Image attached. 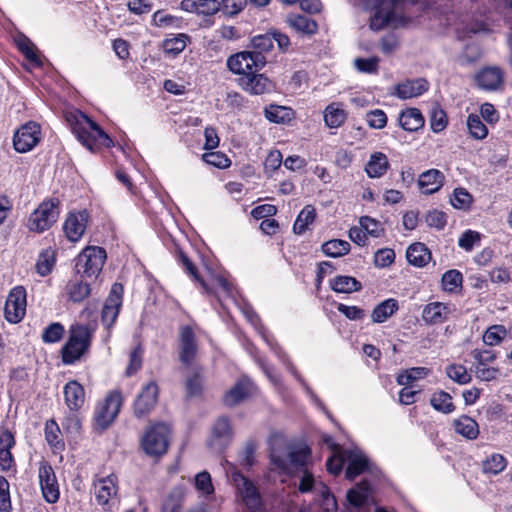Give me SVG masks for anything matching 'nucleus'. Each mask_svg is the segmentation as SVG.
Wrapping results in <instances>:
<instances>
[{
    "label": "nucleus",
    "mask_w": 512,
    "mask_h": 512,
    "mask_svg": "<svg viewBox=\"0 0 512 512\" xmlns=\"http://www.w3.org/2000/svg\"><path fill=\"white\" fill-rule=\"evenodd\" d=\"M316 216L315 208L311 205H306L299 215L297 216L294 225L293 231L296 234H303L308 228L309 224H311Z\"/></svg>",
    "instance_id": "nucleus-40"
},
{
    "label": "nucleus",
    "mask_w": 512,
    "mask_h": 512,
    "mask_svg": "<svg viewBox=\"0 0 512 512\" xmlns=\"http://www.w3.org/2000/svg\"><path fill=\"white\" fill-rule=\"evenodd\" d=\"M506 335V330L501 325H495L486 330L483 342L488 346L498 345Z\"/></svg>",
    "instance_id": "nucleus-59"
},
{
    "label": "nucleus",
    "mask_w": 512,
    "mask_h": 512,
    "mask_svg": "<svg viewBox=\"0 0 512 512\" xmlns=\"http://www.w3.org/2000/svg\"><path fill=\"white\" fill-rule=\"evenodd\" d=\"M233 433L228 418L219 417L212 427L209 445L216 451L222 452L232 441Z\"/></svg>",
    "instance_id": "nucleus-15"
},
{
    "label": "nucleus",
    "mask_w": 512,
    "mask_h": 512,
    "mask_svg": "<svg viewBox=\"0 0 512 512\" xmlns=\"http://www.w3.org/2000/svg\"><path fill=\"white\" fill-rule=\"evenodd\" d=\"M310 454L307 446L291 447L286 455H279L275 449H272L270 458L272 463L283 471H288L290 467L301 468L306 465Z\"/></svg>",
    "instance_id": "nucleus-9"
},
{
    "label": "nucleus",
    "mask_w": 512,
    "mask_h": 512,
    "mask_svg": "<svg viewBox=\"0 0 512 512\" xmlns=\"http://www.w3.org/2000/svg\"><path fill=\"white\" fill-rule=\"evenodd\" d=\"M59 200L43 201L29 216L27 228L30 231L42 233L48 230L59 217Z\"/></svg>",
    "instance_id": "nucleus-5"
},
{
    "label": "nucleus",
    "mask_w": 512,
    "mask_h": 512,
    "mask_svg": "<svg viewBox=\"0 0 512 512\" xmlns=\"http://www.w3.org/2000/svg\"><path fill=\"white\" fill-rule=\"evenodd\" d=\"M344 457L348 464L345 475L349 480H353L369 469L368 458L358 448L344 449Z\"/></svg>",
    "instance_id": "nucleus-18"
},
{
    "label": "nucleus",
    "mask_w": 512,
    "mask_h": 512,
    "mask_svg": "<svg viewBox=\"0 0 512 512\" xmlns=\"http://www.w3.org/2000/svg\"><path fill=\"white\" fill-rule=\"evenodd\" d=\"M429 369L425 367H413L398 374L396 382L398 385L407 386L413 381L427 376Z\"/></svg>",
    "instance_id": "nucleus-46"
},
{
    "label": "nucleus",
    "mask_w": 512,
    "mask_h": 512,
    "mask_svg": "<svg viewBox=\"0 0 512 512\" xmlns=\"http://www.w3.org/2000/svg\"><path fill=\"white\" fill-rule=\"evenodd\" d=\"M158 398V386L149 382L137 396L134 402V415L141 418L147 415L155 406Z\"/></svg>",
    "instance_id": "nucleus-16"
},
{
    "label": "nucleus",
    "mask_w": 512,
    "mask_h": 512,
    "mask_svg": "<svg viewBox=\"0 0 512 512\" xmlns=\"http://www.w3.org/2000/svg\"><path fill=\"white\" fill-rule=\"evenodd\" d=\"M462 274L458 270H448L442 276V285L446 291H454L462 284Z\"/></svg>",
    "instance_id": "nucleus-60"
},
{
    "label": "nucleus",
    "mask_w": 512,
    "mask_h": 512,
    "mask_svg": "<svg viewBox=\"0 0 512 512\" xmlns=\"http://www.w3.org/2000/svg\"><path fill=\"white\" fill-rule=\"evenodd\" d=\"M117 476L110 474L96 480L93 484L96 502L105 511H111L117 504Z\"/></svg>",
    "instance_id": "nucleus-8"
},
{
    "label": "nucleus",
    "mask_w": 512,
    "mask_h": 512,
    "mask_svg": "<svg viewBox=\"0 0 512 512\" xmlns=\"http://www.w3.org/2000/svg\"><path fill=\"white\" fill-rule=\"evenodd\" d=\"M121 405V394L117 391L109 393L105 400L98 403L95 408V427L100 430L107 429L117 417Z\"/></svg>",
    "instance_id": "nucleus-6"
},
{
    "label": "nucleus",
    "mask_w": 512,
    "mask_h": 512,
    "mask_svg": "<svg viewBox=\"0 0 512 512\" xmlns=\"http://www.w3.org/2000/svg\"><path fill=\"white\" fill-rule=\"evenodd\" d=\"M64 331V326L61 323H51L44 329L42 333V340L44 343L59 342L64 335Z\"/></svg>",
    "instance_id": "nucleus-58"
},
{
    "label": "nucleus",
    "mask_w": 512,
    "mask_h": 512,
    "mask_svg": "<svg viewBox=\"0 0 512 512\" xmlns=\"http://www.w3.org/2000/svg\"><path fill=\"white\" fill-rule=\"evenodd\" d=\"M185 500V489L181 486H176L165 497L161 512H182Z\"/></svg>",
    "instance_id": "nucleus-33"
},
{
    "label": "nucleus",
    "mask_w": 512,
    "mask_h": 512,
    "mask_svg": "<svg viewBox=\"0 0 512 512\" xmlns=\"http://www.w3.org/2000/svg\"><path fill=\"white\" fill-rule=\"evenodd\" d=\"M179 359L185 365H190L197 354V343L193 329L184 326L179 335Z\"/></svg>",
    "instance_id": "nucleus-19"
},
{
    "label": "nucleus",
    "mask_w": 512,
    "mask_h": 512,
    "mask_svg": "<svg viewBox=\"0 0 512 512\" xmlns=\"http://www.w3.org/2000/svg\"><path fill=\"white\" fill-rule=\"evenodd\" d=\"M399 125L406 131L414 132L424 126L425 120L417 108H409L402 111L398 118Z\"/></svg>",
    "instance_id": "nucleus-28"
},
{
    "label": "nucleus",
    "mask_w": 512,
    "mask_h": 512,
    "mask_svg": "<svg viewBox=\"0 0 512 512\" xmlns=\"http://www.w3.org/2000/svg\"><path fill=\"white\" fill-rule=\"evenodd\" d=\"M18 49L25 55L26 59L35 65H41V60L36 54L35 45L24 35H20L16 39Z\"/></svg>",
    "instance_id": "nucleus-45"
},
{
    "label": "nucleus",
    "mask_w": 512,
    "mask_h": 512,
    "mask_svg": "<svg viewBox=\"0 0 512 512\" xmlns=\"http://www.w3.org/2000/svg\"><path fill=\"white\" fill-rule=\"evenodd\" d=\"M372 493L371 485L368 481H362L355 488L347 492V501L350 505L360 508L369 503Z\"/></svg>",
    "instance_id": "nucleus-29"
},
{
    "label": "nucleus",
    "mask_w": 512,
    "mask_h": 512,
    "mask_svg": "<svg viewBox=\"0 0 512 512\" xmlns=\"http://www.w3.org/2000/svg\"><path fill=\"white\" fill-rule=\"evenodd\" d=\"M455 431L467 439H475L479 434L478 424L468 416H462L454 421Z\"/></svg>",
    "instance_id": "nucleus-37"
},
{
    "label": "nucleus",
    "mask_w": 512,
    "mask_h": 512,
    "mask_svg": "<svg viewBox=\"0 0 512 512\" xmlns=\"http://www.w3.org/2000/svg\"><path fill=\"white\" fill-rule=\"evenodd\" d=\"M195 10L199 14L213 15L221 9L217 0H196L193 2Z\"/></svg>",
    "instance_id": "nucleus-64"
},
{
    "label": "nucleus",
    "mask_w": 512,
    "mask_h": 512,
    "mask_svg": "<svg viewBox=\"0 0 512 512\" xmlns=\"http://www.w3.org/2000/svg\"><path fill=\"white\" fill-rule=\"evenodd\" d=\"M467 128L470 135L477 140L484 139L488 134L486 125L481 120V117L476 114H470L468 116Z\"/></svg>",
    "instance_id": "nucleus-47"
},
{
    "label": "nucleus",
    "mask_w": 512,
    "mask_h": 512,
    "mask_svg": "<svg viewBox=\"0 0 512 512\" xmlns=\"http://www.w3.org/2000/svg\"><path fill=\"white\" fill-rule=\"evenodd\" d=\"M445 176L438 169H429L420 174L418 186L424 194H433L441 189Z\"/></svg>",
    "instance_id": "nucleus-22"
},
{
    "label": "nucleus",
    "mask_w": 512,
    "mask_h": 512,
    "mask_svg": "<svg viewBox=\"0 0 512 512\" xmlns=\"http://www.w3.org/2000/svg\"><path fill=\"white\" fill-rule=\"evenodd\" d=\"M252 47L254 51L251 53H260L263 55L264 52H268L273 48V33L269 32L263 35H257L252 38Z\"/></svg>",
    "instance_id": "nucleus-57"
},
{
    "label": "nucleus",
    "mask_w": 512,
    "mask_h": 512,
    "mask_svg": "<svg viewBox=\"0 0 512 512\" xmlns=\"http://www.w3.org/2000/svg\"><path fill=\"white\" fill-rule=\"evenodd\" d=\"M346 119V113L343 109L330 104L324 111V121L330 128L340 127Z\"/></svg>",
    "instance_id": "nucleus-43"
},
{
    "label": "nucleus",
    "mask_w": 512,
    "mask_h": 512,
    "mask_svg": "<svg viewBox=\"0 0 512 512\" xmlns=\"http://www.w3.org/2000/svg\"><path fill=\"white\" fill-rule=\"evenodd\" d=\"M40 140V126L35 122H28L18 129L13 137V145L17 152L30 151Z\"/></svg>",
    "instance_id": "nucleus-13"
},
{
    "label": "nucleus",
    "mask_w": 512,
    "mask_h": 512,
    "mask_svg": "<svg viewBox=\"0 0 512 512\" xmlns=\"http://www.w3.org/2000/svg\"><path fill=\"white\" fill-rule=\"evenodd\" d=\"M234 482L242 502L251 512H257L261 508V497L254 484L240 474L234 475Z\"/></svg>",
    "instance_id": "nucleus-14"
},
{
    "label": "nucleus",
    "mask_w": 512,
    "mask_h": 512,
    "mask_svg": "<svg viewBox=\"0 0 512 512\" xmlns=\"http://www.w3.org/2000/svg\"><path fill=\"white\" fill-rule=\"evenodd\" d=\"M194 486L203 496H210L214 493V486L209 472L201 471L194 477Z\"/></svg>",
    "instance_id": "nucleus-51"
},
{
    "label": "nucleus",
    "mask_w": 512,
    "mask_h": 512,
    "mask_svg": "<svg viewBox=\"0 0 512 512\" xmlns=\"http://www.w3.org/2000/svg\"><path fill=\"white\" fill-rule=\"evenodd\" d=\"M73 134L90 151H95L98 144L110 147L113 142L102 128L80 111L68 118Z\"/></svg>",
    "instance_id": "nucleus-1"
},
{
    "label": "nucleus",
    "mask_w": 512,
    "mask_h": 512,
    "mask_svg": "<svg viewBox=\"0 0 512 512\" xmlns=\"http://www.w3.org/2000/svg\"><path fill=\"white\" fill-rule=\"evenodd\" d=\"M251 388L252 383L249 379L245 377L239 379L236 384L226 392L223 398L225 405L233 407L239 404L249 396Z\"/></svg>",
    "instance_id": "nucleus-24"
},
{
    "label": "nucleus",
    "mask_w": 512,
    "mask_h": 512,
    "mask_svg": "<svg viewBox=\"0 0 512 512\" xmlns=\"http://www.w3.org/2000/svg\"><path fill=\"white\" fill-rule=\"evenodd\" d=\"M452 206L460 210H468L473 202L472 195L465 188H456L450 200Z\"/></svg>",
    "instance_id": "nucleus-52"
},
{
    "label": "nucleus",
    "mask_w": 512,
    "mask_h": 512,
    "mask_svg": "<svg viewBox=\"0 0 512 512\" xmlns=\"http://www.w3.org/2000/svg\"><path fill=\"white\" fill-rule=\"evenodd\" d=\"M507 465L505 457L498 453L491 454L482 463V470L486 474L497 475L501 473Z\"/></svg>",
    "instance_id": "nucleus-42"
},
{
    "label": "nucleus",
    "mask_w": 512,
    "mask_h": 512,
    "mask_svg": "<svg viewBox=\"0 0 512 512\" xmlns=\"http://www.w3.org/2000/svg\"><path fill=\"white\" fill-rule=\"evenodd\" d=\"M503 71L496 66H488L479 71L475 80L477 85L486 91H495L503 84Z\"/></svg>",
    "instance_id": "nucleus-21"
},
{
    "label": "nucleus",
    "mask_w": 512,
    "mask_h": 512,
    "mask_svg": "<svg viewBox=\"0 0 512 512\" xmlns=\"http://www.w3.org/2000/svg\"><path fill=\"white\" fill-rule=\"evenodd\" d=\"M450 312V307L447 304L433 302L424 307L422 318L428 324H441L448 320Z\"/></svg>",
    "instance_id": "nucleus-23"
},
{
    "label": "nucleus",
    "mask_w": 512,
    "mask_h": 512,
    "mask_svg": "<svg viewBox=\"0 0 512 512\" xmlns=\"http://www.w3.org/2000/svg\"><path fill=\"white\" fill-rule=\"evenodd\" d=\"M389 167L387 156L382 152H375L370 156L365 171L371 178L383 176Z\"/></svg>",
    "instance_id": "nucleus-34"
},
{
    "label": "nucleus",
    "mask_w": 512,
    "mask_h": 512,
    "mask_svg": "<svg viewBox=\"0 0 512 512\" xmlns=\"http://www.w3.org/2000/svg\"><path fill=\"white\" fill-rule=\"evenodd\" d=\"M446 374L451 380L460 385L468 384L472 380L467 369L460 364L449 365L446 369Z\"/></svg>",
    "instance_id": "nucleus-54"
},
{
    "label": "nucleus",
    "mask_w": 512,
    "mask_h": 512,
    "mask_svg": "<svg viewBox=\"0 0 512 512\" xmlns=\"http://www.w3.org/2000/svg\"><path fill=\"white\" fill-rule=\"evenodd\" d=\"M39 483L44 499L48 503H55L59 499V485L52 466L42 462L38 470Z\"/></svg>",
    "instance_id": "nucleus-12"
},
{
    "label": "nucleus",
    "mask_w": 512,
    "mask_h": 512,
    "mask_svg": "<svg viewBox=\"0 0 512 512\" xmlns=\"http://www.w3.org/2000/svg\"><path fill=\"white\" fill-rule=\"evenodd\" d=\"M239 82L241 87L252 95H261L273 89L272 82L265 75L254 71L242 76Z\"/></svg>",
    "instance_id": "nucleus-20"
},
{
    "label": "nucleus",
    "mask_w": 512,
    "mask_h": 512,
    "mask_svg": "<svg viewBox=\"0 0 512 512\" xmlns=\"http://www.w3.org/2000/svg\"><path fill=\"white\" fill-rule=\"evenodd\" d=\"M394 18L393 3L381 2L374 15L370 18V28L375 31L383 29Z\"/></svg>",
    "instance_id": "nucleus-27"
},
{
    "label": "nucleus",
    "mask_w": 512,
    "mask_h": 512,
    "mask_svg": "<svg viewBox=\"0 0 512 512\" xmlns=\"http://www.w3.org/2000/svg\"><path fill=\"white\" fill-rule=\"evenodd\" d=\"M82 278L83 277L76 274V276L71 279L66 286L69 298L73 302H81L90 295V284Z\"/></svg>",
    "instance_id": "nucleus-32"
},
{
    "label": "nucleus",
    "mask_w": 512,
    "mask_h": 512,
    "mask_svg": "<svg viewBox=\"0 0 512 512\" xmlns=\"http://www.w3.org/2000/svg\"><path fill=\"white\" fill-rule=\"evenodd\" d=\"M432 407L442 413L448 414L454 410L452 397L445 391H439L432 395L430 399Z\"/></svg>",
    "instance_id": "nucleus-44"
},
{
    "label": "nucleus",
    "mask_w": 512,
    "mask_h": 512,
    "mask_svg": "<svg viewBox=\"0 0 512 512\" xmlns=\"http://www.w3.org/2000/svg\"><path fill=\"white\" fill-rule=\"evenodd\" d=\"M266 58L260 53H251L250 51H242L231 55L227 59L228 69L234 73L245 76L253 71L262 69L266 64Z\"/></svg>",
    "instance_id": "nucleus-7"
},
{
    "label": "nucleus",
    "mask_w": 512,
    "mask_h": 512,
    "mask_svg": "<svg viewBox=\"0 0 512 512\" xmlns=\"http://www.w3.org/2000/svg\"><path fill=\"white\" fill-rule=\"evenodd\" d=\"M398 310V302L395 299H387L378 304L372 311L371 318L374 323H382Z\"/></svg>",
    "instance_id": "nucleus-36"
},
{
    "label": "nucleus",
    "mask_w": 512,
    "mask_h": 512,
    "mask_svg": "<svg viewBox=\"0 0 512 512\" xmlns=\"http://www.w3.org/2000/svg\"><path fill=\"white\" fill-rule=\"evenodd\" d=\"M189 40V36L186 34H178L175 37L166 39L164 41V50L167 53L179 54L181 53Z\"/></svg>",
    "instance_id": "nucleus-56"
},
{
    "label": "nucleus",
    "mask_w": 512,
    "mask_h": 512,
    "mask_svg": "<svg viewBox=\"0 0 512 512\" xmlns=\"http://www.w3.org/2000/svg\"><path fill=\"white\" fill-rule=\"evenodd\" d=\"M406 258L411 265L423 267L431 260V252L425 244L417 242L408 247Z\"/></svg>",
    "instance_id": "nucleus-31"
},
{
    "label": "nucleus",
    "mask_w": 512,
    "mask_h": 512,
    "mask_svg": "<svg viewBox=\"0 0 512 512\" xmlns=\"http://www.w3.org/2000/svg\"><path fill=\"white\" fill-rule=\"evenodd\" d=\"M92 331L85 325H73L69 331V337L61 349L62 361L71 365L80 360L90 348Z\"/></svg>",
    "instance_id": "nucleus-2"
},
{
    "label": "nucleus",
    "mask_w": 512,
    "mask_h": 512,
    "mask_svg": "<svg viewBox=\"0 0 512 512\" xmlns=\"http://www.w3.org/2000/svg\"><path fill=\"white\" fill-rule=\"evenodd\" d=\"M350 243L345 240L332 239L322 245V252L328 257H341L349 253Z\"/></svg>",
    "instance_id": "nucleus-39"
},
{
    "label": "nucleus",
    "mask_w": 512,
    "mask_h": 512,
    "mask_svg": "<svg viewBox=\"0 0 512 512\" xmlns=\"http://www.w3.org/2000/svg\"><path fill=\"white\" fill-rule=\"evenodd\" d=\"M395 260V252L389 248H382L374 254V264L376 267L385 268L390 266Z\"/></svg>",
    "instance_id": "nucleus-62"
},
{
    "label": "nucleus",
    "mask_w": 512,
    "mask_h": 512,
    "mask_svg": "<svg viewBox=\"0 0 512 512\" xmlns=\"http://www.w3.org/2000/svg\"><path fill=\"white\" fill-rule=\"evenodd\" d=\"M331 288L337 293H352L360 291L362 285L354 277L339 275L331 281Z\"/></svg>",
    "instance_id": "nucleus-35"
},
{
    "label": "nucleus",
    "mask_w": 512,
    "mask_h": 512,
    "mask_svg": "<svg viewBox=\"0 0 512 512\" xmlns=\"http://www.w3.org/2000/svg\"><path fill=\"white\" fill-rule=\"evenodd\" d=\"M366 121L373 129H382L387 124V115L381 109L371 110L366 114Z\"/></svg>",
    "instance_id": "nucleus-63"
},
{
    "label": "nucleus",
    "mask_w": 512,
    "mask_h": 512,
    "mask_svg": "<svg viewBox=\"0 0 512 512\" xmlns=\"http://www.w3.org/2000/svg\"><path fill=\"white\" fill-rule=\"evenodd\" d=\"M447 115L443 109L438 106L432 108L430 112V127L433 132L439 133L447 126Z\"/></svg>",
    "instance_id": "nucleus-55"
},
{
    "label": "nucleus",
    "mask_w": 512,
    "mask_h": 512,
    "mask_svg": "<svg viewBox=\"0 0 512 512\" xmlns=\"http://www.w3.org/2000/svg\"><path fill=\"white\" fill-rule=\"evenodd\" d=\"M202 158L207 164L221 169L229 167L231 163L230 159L221 152H207Z\"/></svg>",
    "instance_id": "nucleus-61"
},
{
    "label": "nucleus",
    "mask_w": 512,
    "mask_h": 512,
    "mask_svg": "<svg viewBox=\"0 0 512 512\" xmlns=\"http://www.w3.org/2000/svg\"><path fill=\"white\" fill-rule=\"evenodd\" d=\"M64 398L68 408L72 411H77L84 404V388L77 381H69L64 386Z\"/></svg>",
    "instance_id": "nucleus-26"
},
{
    "label": "nucleus",
    "mask_w": 512,
    "mask_h": 512,
    "mask_svg": "<svg viewBox=\"0 0 512 512\" xmlns=\"http://www.w3.org/2000/svg\"><path fill=\"white\" fill-rule=\"evenodd\" d=\"M187 397H198L203 390V375L200 370H195L185 382Z\"/></svg>",
    "instance_id": "nucleus-49"
},
{
    "label": "nucleus",
    "mask_w": 512,
    "mask_h": 512,
    "mask_svg": "<svg viewBox=\"0 0 512 512\" xmlns=\"http://www.w3.org/2000/svg\"><path fill=\"white\" fill-rule=\"evenodd\" d=\"M292 110L278 105H270L265 109V117L274 123H284L291 119Z\"/></svg>",
    "instance_id": "nucleus-48"
},
{
    "label": "nucleus",
    "mask_w": 512,
    "mask_h": 512,
    "mask_svg": "<svg viewBox=\"0 0 512 512\" xmlns=\"http://www.w3.org/2000/svg\"><path fill=\"white\" fill-rule=\"evenodd\" d=\"M55 264V253L51 249L41 252L36 263L37 272L41 276H47L51 273Z\"/></svg>",
    "instance_id": "nucleus-50"
},
{
    "label": "nucleus",
    "mask_w": 512,
    "mask_h": 512,
    "mask_svg": "<svg viewBox=\"0 0 512 512\" xmlns=\"http://www.w3.org/2000/svg\"><path fill=\"white\" fill-rule=\"evenodd\" d=\"M429 84L423 78L407 80L396 86V95L401 99L418 97L428 90Z\"/></svg>",
    "instance_id": "nucleus-25"
},
{
    "label": "nucleus",
    "mask_w": 512,
    "mask_h": 512,
    "mask_svg": "<svg viewBox=\"0 0 512 512\" xmlns=\"http://www.w3.org/2000/svg\"><path fill=\"white\" fill-rule=\"evenodd\" d=\"M15 445V439L8 430L0 435V467L3 471L9 470L13 465L11 448Z\"/></svg>",
    "instance_id": "nucleus-30"
},
{
    "label": "nucleus",
    "mask_w": 512,
    "mask_h": 512,
    "mask_svg": "<svg viewBox=\"0 0 512 512\" xmlns=\"http://www.w3.org/2000/svg\"><path fill=\"white\" fill-rule=\"evenodd\" d=\"M334 455L328 458L326 462L327 470L333 474L338 475L342 471L343 464L346 462L344 457V450L339 445H333Z\"/></svg>",
    "instance_id": "nucleus-53"
},
{
    "label": "nucleus",
    "mask_w": 512,
    "mask_h": 512,
    "mask_svg": "<svg viewBox=\"0 0 512 512\" xmlns=\"http://www.w3.org/2000/svg\"><path fill=\"white\" fill-rule=\"evenodd\" d=\"M141 447L145 454L151 457L164 455L169 446V428L163 423L154 424L147 428L141 437Z\"/></svg>",
    "instance_id": "nucleus-4"
},
{
    "label": "nucleus",
    "mask_w": 512,
    "mask_h": 512,
    "mask_svg": "<svg viewBox=\"0 0 512 512\" xmlns=\"http://www.w3.org/2000/svg\"><path fill=\"white\" fill-rule=\"evenodd\" d=\"M89 215L86 210L70 213L64 222L63 229L66 237L71 242H77L83 236Z\"/></svg>",
    "instance_id": "nucleus-17"
},
{
    "label": "nucleus",
    "mask_w": 512,
    "mask_h": 512,
    "mask_svg": "<svg viewBox=\"0 0 512 512\" xmlns=\"http://www.w3.org/2000/svg\"><path fill=\"white\" fill-rule=\"evenodd\" d=\"M123 286L114 283L102 309V323L109 331L115 324L122 306Z\"/></svg>",
    "instance_id": "nucleus-10"
},
{
    "label": "nucleus",
    "mask_w": 512,
    "mask_h": 512,
    "mask_svg": "<svg viewBox=\"0 0 512 512\" xmlns=\"http://www.w3.org/2000/svg\"><path fill=\"white\" fill-rule=\"evenodd\" d=\"M288 23L295 30L305 34H313L317 31L316 22L308 16L292 14L288 17Z\"/></svg>",
    "instance_id": "nucleus-38"
},
{
    "label": "nucleus",
    "mask_w": 512,
    "mask_h": 512,
    "mask_svg": "<svg viewBox=\"0 0 512 512\" xmlns=\"http://www.w3.org/2000/svg\"><path fill=\"white\" fill-rule=\"evenodd\" d=\"M5 318L10 323L20 322L26 313V291L22 286L14 287L5 303Z\"/></svg>",
    "instance_id": "nucleus-11"
},
{
    "label": "nucleus",
    "mask_w": 512,
    "mask_h": 512,
    "mask_svg": "<svg viewBox=\"0 0 512 512\" xmlns=\"http://www.w3.org/2000/svg\"><path fill=\"white\" fill-rule=\"evenodd\" d=\"M44 431L45 439L52 448L56 450H62L64 448V442L60 438V428L53 419L46 421Z\"/></svg>",
    "instance_id": "nucleus-41"
},
{
    "label": "nucleus",
    "mask_w": 512,
    "mask_h": 512,
    "mask_svg": "<svg viewBox=\"0 0 512 512\" xmlns=\"http://www.w3.org/2000/svg\"><path fill=\"white\" fill-rule=\"evenodd\" d=\"M106 251L102 247L87 246L75 260V271L80 277L96 278L106 260Z\"/></svg>",
    "instance_id": "nucleus-3"
}]
</instances>
